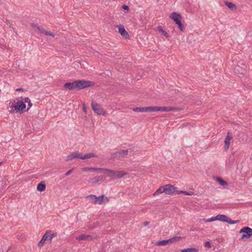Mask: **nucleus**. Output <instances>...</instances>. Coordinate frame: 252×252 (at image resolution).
Segmentation results:
<instances>
[{"instance_id":"1","label":"nucleus","mask_w":252,"mask_h":252,"mask_svg":"<svg viewBox=\"0 0 252 252\" xmlns=\"http://www.w3.org/2000/svg\"><path fill=\"white\" fill-rule=\"evenodd\" d=\"M94 85V83L91 81L85 80H77L75 81L76 89L78 90L93 86Z\"/></svg>"},{"instance_id":"2","label":"nucleus","mask_w":252,"mask_h":252,"mask_svg":"<svg viewBox=\"0 0 252 252\" xmlns=\"http://www.w3.org/2000/svg\"><path fill=\"white\" fill-rule=\"evenodd\" d=\"M240 233H243L242 237L239 239L240 241H246L252 236V229L249 227H243L239 231Z\"/></svg>"},{"instance_id":"3","label":"nucleus","mask_w":252,"mask_h":252,"mask_svg":"<svg viewBox=\"0 0 252 252\" xmlns=\"http://www.w3.org/2000/svg\"><path fill=\"white\" fill-rule=\"evenodd\" d=\"M215 219H216V220H218L222 222H227L230 224H236L240 222L239 220H233L225 215H218L215 217Z\"/></svg>"},{"instance_id":"4","label":"nucleus","mask_w":252,"mask_h":252,"mask_svg":"<svg viewBox=\"0 0 252 252\" xmlns=\"http://www.w3.org/2000/svg\"><path fill=\"white\" fill-rule=\"evenodd\" d=\"M128 152V149L117 151L115 153H112L111 155L110 159L111 160H114L115 159H118L120 158H124L127 156Z\"/></svg>"},{"instance_id":"5","label":"nucleus","mask_w":252,"mask_h":252,"mask_svg":"<svg viewBox=\"0 0 252 252\" xmlns=\"http://www.w3.org/2000/svg\"><path fill=\"white\" fill-rule=\"evenodd\" d=\"M91 106L94 111L98 115H105L106 112L103 110L101 106L98 103L92 102Z\"/></svg>"},{"instance_id":"6","label":"nucleus","mask_w":252,"mask_h":252,"mask_svg":"<svg viewBox=\"0 0 252 252\" xmlns=\"http://www.w3.org/2000/svg\"><path fill=\"white\" fill-rule=\"evenodd\" d=\"M177 188L170 184L164 185V193L167 195H173L175 194Z\"/></svg>"},{"instance_id":"7","label":"nucleus","mask_w":252,"mask_h":252,"mask_svg":"<svg viewBox=\"0 0 252 252\" xmlns=\"http://www.w3.org/2000/svg\"><path fill=\"white\" fill-rule=\"evenodd\" d=\"M26 104L22 101L18 100L16 102V104L12 106V108H14L16 113H18L21 111L24 110L26 108Z\"/></svg>"},{"instance_id":"8","label":"nucleus","mask_w":252,"mask_h":252,"mask_svg":"<svg viewBox=\"0 0 252 252\" xmlns=\"http://www.w3.org/2000/svg\"><path fill=\"white\" fill-rule=\"evenodd\" d=\"M117 27L118 28L119 32L123 38L125 39H128L129 38V35L128 34V32L125 29L123 25H120Z\"/></svg>"},{"instance_id":"9","label":"nucleus","mask_w":252,"mask_h":252,"mask_svg":"<svg viewBox=\"0 0 252 252\" xmlns=\"http://www.w3.org/2000/svg\"><path fill=\"white\" fill-rule=\"evenodd\" d=\"M43 236L44 237H46V241L51 242L52 239L57 236V232H52L51 230H47Z\"/></svg>"},{"instance_id":"10","label":"nucleus","mask_w":252,"mask_h":252,"mask_svg":"<svg viewBox=\"0 0 252 252\" xmlns=\"http://www.w3.org/2000/svg\"><path fill=\"white\" fill-rule=\"evenodd\" d=\"M170 18L172 19L176 24H177V23L181 21L182 16L179 13L176 12H173L170 16Z\"/></svg>"},{"instance_id":"11","label":"nucleus","mask_w":252,"mask_h":252,"mask_svg":"<svg viewBox=\"0 0 252 252\" xmlns=\"http://www.w3.org/2000/svg\"><path fill=\"white\" fill-rule=\"evenodd\" d=\"M232 139V136L230 132H228L224 140V149L227 150L229 148L230 141Z\"/></svg>"},{"instance_id":"12","label":"nucleus","mask_w":252,"mask_h":252,"mask_svg":"<svg viewBox=\"0 0 252 252\" xmlns=\"http://www.w3.org/2000/svg\"><path fill=\"white\" fill-rule=\"evenodd\" d=\"M63 87L65 90H72L76 89L75 81L72 82L65 83L63 85Z\"/></svg>"},{"instance_id":"13","label":"nucleus","mask_w":252,"mask_h":252,"mask_svg":"<svg viewBox=\"0 0 252 252\" xmlns=\"http://www.w3.org/2000/svg\"><path fill=\"white\" fill-rule=\"evenodd\" d=\"M76 240L78 241L81 240H88V241H91L93 240V238L91 235H86L85 234H82L79 235L78 237L76 238Z\"/></svg>"},{"instance_id":"14","label":"nucleus","mask_w":252,"mask_h":252,"mask_svg":"<svg viewBox=\"0 0 252 252\" xmlns=\"http://www.w3.org/2000/svg\"><path fill=\"white\" fill-rule=\"evenodd\" d=\"M105 177L103 176L95 177L91 179V182L92 183H96L97 182H102L104 181Z\"/></svg>"},{"instance_id":"15","label":"nucleus","mask_w":252,"mask_h":252,"mask_svg":"<svg viewBox=\"0 0 252 252\" xmlns=\"http://www.w3.org/2000/svg\"><path fill=\"white\" fill-rule=\"evenodd\" d=\"M46 184L44 181H41L37 186V190L39 191H43L45 190Z\"/></svg>"},{"instance_id":"16","label":"nucleus","mask_w":252,"mask_h":252,"mask_svg":"<svg viewBox=\"0 0 252 252\" xmlns=\"http://www.w3.org/2000/svg\"><path fill=\"white\" fill-rule=\"evenodd\" d=\"M83 171H88L90 172L99 171L102 172L103 168H94V167H85L82 169Z\"/></svg>"},{"instance_id":"17","label":"nucleus","mask_w":252,"mask_h":252,"mask_svg":"<svg viewBox=\"0 0 252 252\" xmlns=\"http://www.w3.org/2000/svg\"><path fill=\"white\" fill-rule=\"evenodd\" d=\"M234 71L240 74H244L245 72V68L237 65L235 67Z\"/></svg>"},{"instance_id":"18","label":"nucleus","mask_w":252,"mask_h":252,"mask_svg":"<svg viewBox=\"0 0 252 252\" xmlns=\"http://www.w3.org/2000/svg\"><path fill=\"white\" fill-rule=\"evenodd\" d=\"M103 170H102V172L104 173H106L107 175L109 177H113L115 175V170L106 169V168H103Z\"/></svg>"},{"instance_id":"19","label":"nucleus","mask_w":252,"mask_h":252,"mask_svg":"<svg viewBox=\"0 0 252 252\" xmlns=\"http://www.w3.org/2000/svg\"><path fill=\"white\" fill-rule=\"evenodd\" d=\"M126 174V173L123 171H115L114 177L116 178H120Z\"/></svg>"},{"instance_id":"20","label":"nucleus","mask_w":252,"mask_h":252,"mask_svg":"<svg viewBox=\"0 0 252 252\" xmlns=\"http://www.w3.org/2000/svg\"><path fill=\"white\" fill-rule=\"evenodd\" d=\"M135 112H147V107H137L133 109Z\"/></svg>"},{"instance_id":"21","label":"nucleus","mask_w":252,"mask_h":252,"mask_svg":"<svg viewBox=\"0 0 252 252\" xmlns=\"http://www.w3.org/2000/svg\"><path fill=\"white\" fill-rule=\"evenodd\" d=\"M94 157L96 158V155L94 153H87L85 154L84 156H82L81 159H86Z\"/></svg>"},{"instance_id":"22","label":"nucleus","mask_w":252,"mask_h":252,"mask_svg":"<svg viewBox=\"0 0 252 252\" xmlns=\"http://www.w3.org/2000/svg\"><path fill=\"white\" fill-rule=\"evenodd\" d=\"M104 195H102L99 196H96V199L94 202V204H101L103 202V199H104Z\"/></svg>"},{"instance_id":"23","label":"nucleus","mask_w":252,"mask_h":252,"mask_svg":"<svg viewBox=\"0 0 252 252\" xmlns=\"http://www.w3.org/2000/svg\"><path fill=\"white\" fill-rule=\"evenodd\" d=\"M170 243L169 239L159 241L156 243L157 246H164Z\"/></svg>"},{"instance_id":"24","label":"nucleus","mask_w":252,"mask_h":252,"mask_svg":"<svg viewBox=\"0 0 252 252\" xmlns=\"http://www.w3.org/2000/svg\"><path fill=\"white\" fill-rule=\"evenodd\" d=\"M157 30L159 32L162 33V34L166 38H169L170 36L169 34L167 33V32H166L165 31H164L162 29V28L161 26H158L157 27Z\"/></svg>"},{"instance_id":"25","label":"nucleus","mask_w":252,"mask_h":252,"mask_svg":"<svg viewBox=\"0 0 252 252\" xmlns=\"http://www.w3.org/2000/svg\"><path fill=\"white\" fill-rule=\"evenodd\" d=\"M216 180L221 186H224L225 185H228L227 182L223 180L220 177H217Z\"/></svg>"},{"instance_id":"26","label":"nucleus","mask_w":252,"mask_h":252,"mask_svg":"<svg viewBox=\"0 0 252 252\" xmlns=\"http://www.w3.org/2000/svg\"><path fill=\"white\" fill-rule=\"evenodd\" d=\"M224 4L231 10L236 9V6L231 2L225 1Z\"/></svg>"},{"instance_id":"27","label":"nucleus","mask_w":252,"mask_h":252,"mask_svg":"<svg viewBox=\"0 0 252 252\" xmlns=\"http://www.w3.org/2000/svg\"><path fill=\"white\" fill-rule=\"evenodd\" d=\"M198 250L194 248H189L181 250V252H198Z\"/></svg>"},{"instance_id":"28","label":"nucleus","mask_w":252,"mask_h":252,"mask_svg":"<svg viewBox=\"0 0 252 252\" xmlns=\"http://www.w3.org/2000/svg\"><path fill=\"white\" fill-rule=\"evenodd\" d=\"M162 193H164V186H161L159 188H158L156 191V192L153 193V195L155 196L157 194H160Z\"/></svg>"},{"instance_id":"29","label":"nucleus","mask_w":252,"mask_h":252,"mask_svg":"<svg viewBox=\"0 0 252 252\" xmlns=\"http://www.w3.org/2000/svg\"><path fill=\"white\" fill-rule=\"evenodd\" d=\"M158 112V106L147 107V112Z\"/></svg>"},{"instance_id":"30","label":"nucleus","mask_w":252,"mask_h":252,"mask_svg":"<svg viewBox=\"0 0 252 252\" xmlns=\"http://www.w3.org/2000/svg\"><path fill=\"white\" fill-rule=\"evenodd\" d=\"M86 198L92 201V203L94 204V202L96 199V196L94 194H90L86 196Z\"/></svg>"},{"instance_id":"31","label":"nucleus","mask_w":252,"mask_h":252,"mask_svg":"<svg viewBox=\"0 0 252 252\" xmlns=\"http://www.w3.org/2000/svg\"><path fill=\"white\" fill-rule=\"evenodd\" d=\"M182 239V237L180 236H175L170 239H169V241L170 243H174V242H178L181 240Z\"/></svg>"},{"instance_id":"32","label":"nucleus","mask_w":252,"mask_h":252,"mask_svg":"<svg viewBox=\"0 0 252 252\" xmlns=\"http://www.w3.org/2000/svg\"><path fill=\"white\" fill-rule=\"evenodd\" d=\"M31 26L33 28L38 30L41 33V32H42V30H43V28H40L39 26H38L37 25H36L35 24H34V23H32L31 24Z\"/></svg>"},{"instance_id":"33","label":"nucleus","mask_w":252,"mask_h":252,"mask_svg":"<svg viewBox=\"0 0 252 252\" xmlns=\"http://www.w3.org/2000/svg\"><path fill=\"white\" fill-rule=\"evenodd\" d=\"M72 153H73V157L74 158H76L81 159V158H82V156H81V154L78 151L75 152H73Z\"/></svg>"},{"instance_id":"34","label":"nucleus","mask_w":252,"mask_h":252,"mask_svg":"<svg viewBox=\"0 0 252 252\" xmlns=\"http://www.w3.org/2000/svg\"><path fill=\"white\" fill-rule=\"evenodd\" d=\"M46 237H44V236H43L41 240L39 242V243H38V246L39 247H41L42 246H43L44 243L46 241V238H45Z\"/></svg>"},{"instance_id":"35","label":"nucleus","mask_w":252,"mask_h":252,"mask_svg":"<svg viewBox=\"0 0 252 252\" xmlns=\"http://www.w3.org/2000/svg\"><path fill=\"white\" fill-rule=\"evenodd\" d=\"M168 111H180L182 110L181 108L178 107H167Z\"/></svg>"},{"instance_id":"36","label":"nucleus","mask_w":252,"mask_h":252,"mask_svg":"<svg viewBox=\"0 0 252 252\" xmlns=\"http://www.w3.org/2000/svg\"><path fill=\"white\" fill-rule=\"evenodd\" d=\"M176 24L178 25V27L179 28L180 31H181L182 32L184 31L185 28L183 25L182 24L181 21L177 23Z\"/></svg>"},{"instance_id":"37","label":"nucleus","mask_w":252,"mask_h":252,"mask_svg":"<svg viewBox=\"0 0 252 252\" xmlns=\"http://www.w3.org/2000/svg\"><path fill=\"white\" fill-rule=\"evenodd\" d=\"M74 158L73 153H72L70 155H68L66 157V161H69L73 159Z\"/></svg>"},{"instance_id":"38","label":"nucleus","mask_w":252,"mask_h":252,"mask_svg":"<svg viewBox=\"0 0 252 252\" xmlns=\"http://www.w3.org/2000/svg\"><path fill=\"white\" fill-rule=\"evenodd\" d=\"M41 33L44 34V35H50L51 32H47L46 31H45L44 29L43 30H42V32H41Z\"/></svg>"},{"instance_id":"39","label":"nucleus","mask_w":252,"mask_h":252,"mask_svg":"<svg viewBox=\"0 0 252 252\" xmlns=\"http://www.w3.org/2000/svg\"><path fill=\"white\" fill-rule=\"evenodd\" d=\"M122 7L124 10H126V12H128L129 10V7L127 5L123 4Z\"/></svg>"},{"instance_id":"40","label":"nucleus","mask_w":252,"mask_h":252,"mask_svg":"<svg viewBox=\"0 0 252 252\" xmlns=\"http://www.w3.org/2000/svg\"><path fill=\"white\" fill-rule=\"evenodd\" d=\"M204 246L206 248H210L211 247V245L209 241H207L205 243Z\"/></svg>"},{"instance_id":"41","label":"nucleus","mask_w":252,"mask_h":252,"mask_svg":"<svg viewBox=\"0 0 252 252\" xmlns=\"http://www.w3.org/2000/svg\"><path fill=\"white\" fill-rule=\"evenodd\" d=\"M4 22L6 23L7 25H9L10 28L13 29L12 25L10 24V21L9 20L6 19Z\"/></svg>"},{"instance_id":"42","label":"nucleus","mask_w":252,"mask_h":252,"mask_svg":"<svg viewBox=\"0 0 252 252\" xmlns=\"http://www.w3.org/2000/svg\"><path fill=\"white\" fill-rule=\"evenodd\" d=\"M73 169H74V168H73L71 169L68 170L67 172H66L65 173V176H68V175H70L72 173Z\"/></svg>"},{"instance_id":"43","label":"nucleus","mask_w":252,"mask_h":252,"mask_svg":"<svg viewBox=\"0 0 252 252\" xmlns=\"http://www.w3.org/2000/svg\"><path fill=\"white\" fill-rule=\"evenodd\" d=\"M29 101H31L30 99H29V97H25L24 98V102L25 103H28Z\"/></svg>"},{"instance_id":"44","label":"nucleus","mask_w":252,"mask_h":252,"mask_svg":"<svg viewBox=\"0 0 252 252\" xmlns=\"http://www.w3.org/2000/svg\"><path fill=\"white\" fill-rule=\"evenodd\" d=\"M109 200V199L108 197H105L104 196V199H103V202H108Z\"/></svg>"},{"instance_id":"45","label":"nucleus","mask_w":252,"mask_h":252,"mask_svg":"<svg viewBox=\"0 0 252 252\" xmlns=\"http://www.w3.org/2000/svg\"><path fill=\"white\" fill-rule=\"evenodd\" d=\"M158 111H163V106H158Z\"/></svg>"},{"instance_id":"46","label":"nucleus","mask_w":252,"mask_h":252,"mask_svg":"<svg viewBox=\"0 0 252 252\" xmlns=\"http://www.w3.org/2000/svg\"><path fill=\"white\" fill-rule=\"evenodd\" d=\"M28 110L30 108H31L32 106V103H31V101H29L28 103Z\"/></svg>"},{"instance_id":"47","label":"nucleus","mask_w":252,"mask_h":252,"mask_svg":"<svg viewBox=\"0 0 252 252\" xmlns=\"http://www.w3.org/2000/svg\"><path fill=\"white\" fill-rule=\"evenodd\" d=\"M176 193H177V194L184 193V191L183 190L178 191L176 190L175 194Z\"/></svg>"},{"instance_id":"48","label":"nucleus","mask_w":252,"mask_h":252,"mask_svg":"<svg viewBox=\"0 0 252 252\" xmlns=\"http://www.w3.org/2000/svg\"><path fill=\"white\" fill-rule=\"evenodd\" d=\"M149 223H150L149 221H146L144 222L143 225H144V226H147L148 225H149Z\"/></svg>"},{"instance_id":"49","label":"nucleus","mask_w":252,"mask_h":252,"mask_svg":"<svg viewBox=\"0 0 252 252\" xmlns=\"http://www.w3.org/2000/svg\"><path fill=\"white\" fill-rule=\"evenodd\" d=\"M163 111H164V112H168L167 107L163 106Z\"/></svg>"},{"instance_id":"50","label":"nucleus","mask_w":252,"mask_h":252,"mask_svg":"<svg viewBox=\"0 0 252 252\" xmlns=\"http://www.w3.org/2000/svg\"><path fill=\"white\" fill-rule=\"evenodd\" d=\"M216 220V219H215V217H213L210 220H207V221L208 222H211V221H212L213 220Z\"/></svg>"},{"instance_id":"51","label":"nucleus","mask_w":252,"mask_h":252,"mask_svg":"<svg viewBox=\"0 0 252 252\" xmlns=\"http://www.w3.org/2000/svg\"><path fill=\"white\" fill-rule=\"evenodd\" d=\"M16 91H22V92H23L24 91V89L22 88H18L16 90Z\"/></svg>"},{"instance_id":"52","label":"nucleus","mask_w":252,"mask_h":252,"mask_svg":"<svg viewBox=\"0 0 252 252\" xmlns=\"http://www.w3.org/2000/svg\"><path fill=\"white\" fill-rule=\"evenodd\" d=\"M184 194L185 195H191V194L189 193V192L187 191H184Z\"/></svg>"},{"instance_id":"53","label":"nucleus","mask_w":252,"mask_h":252,"mask_svg":"<svg viewBox=\"0 0 252 252\" xmlns=\"http://www.w3.org/2000/svg\"><path fill=\"white\" fill-rule=\"evenodd\" d=\"M83 109L84 112H86L87 108L84 104L83 106Z\"/></svg>"},{"instance_id":"54","label":"nucleus","mask_w":252,"mask_h":252,"mask_svg":"<svg viewBox=\"0 0 252 252\" xmlns=\"http://www.w3.org/2000/svg\"><path fill=\"white\" fill-rule=\"evenodd\" d=\"M50 36H51L54 37H55V34L53 32H51V33Z\"/></svg>"},{"instance_id":"55","label":"nucleus","mask_w":252,"mask_h":252,"mask_svg":"<svg viewBox=\"0 0 252 252\" xmlns=\"http://www.w3.org/2000/svg\"><path fill=\"white\" fill-rule=\"evenodd\" d=\"M248 205H249L251 207H252V202H249L248 203Z\"/></svg>"},{"instance_id":"56","label":"nucleus","mask_w":252,"mask_h":252,"mask_svg":"<svg viewBox=\"0 0 252 252\" xmlns=\"http://www.w3.org/2000/svg\"><path fill=\"white\" fill-rule=\"evenodd\" d=\"M15 105H14V103H11V105H10V107L12 108V106H14Z\"/></svg>"},{"instance_id":"57","label":"nucleus","mask_w":252,"mask_h":252,"mask_svg":"<svg viewBox=\"0 0 252 252\" xmlns=\"http://www.w3.org/2000/svg\"><path fill=\"white\" fill-rule=\"evenodd\" d=\"M242 64L244 67L246 66V65H245V64H244V63H242Z\"/></svg>"},{"instance_id":"58","label":"nucleus","mask_w":252,"mask_h":252,"mask_svg":"<svg viewBox=\"0 0 252 252\" xmlns=\"http://www.w3.org/2000/svg\"><path fill=\"white\" fill-rule=\"evenodd\" d=\"M130 151H132V149H129Z\"/></svg>"},{"instance_id":"59","label":"nucleus","mask_w":252,"mask_h":252,"mask_svg":"<svg viewBox=\"0 0 252 252\" xmlns=\"http://www.w3.org/2000/svg\"><path fill=\"white\" fill-rule=\"evenodd\" d=\"M2 162H0V165L1 164Z\"/></svg>"}]
</instances>
